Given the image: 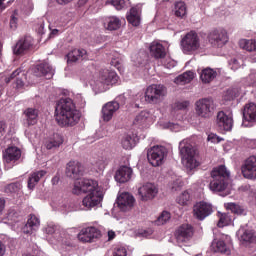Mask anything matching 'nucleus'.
<instances>
[{"mask_svg": "<svg viewBox=\"0 0 256 256\" xmlns=\"http://www.w3.org/2000/svg\"><path fill=\"white\" fill-rule=\"evenodd\" d=\"M74 195H81L87 193L82 200V205L86 209H93L103 201V192L99 188V183L92 179H82L74 183L72 190Z\"/></svg>", "mask_w": 256, "mask_h": 256, "instance_id": "nucleus-1", "label": "nucleus"}, {"mask_svg": "<svg viewBox=\"0 0 256 256\" xmlns=\"http://www.w3.org/2000/svg\"><path fill=\"white\" fill-rule=\"evenodd\" d=\"M55 117L60 127H74L79 123L81 114L71 98H61L56 104Z\"/></svg>", "mask_w": 256, "mask_h": 256, "instance_id": "nucleus-2", "label": "nucleus"}, {"mask_svg": "<svg viewBox=\"0 0 256 256\" xmlns=\"http://www.w3.org/2000/svg\"><path fill=\"white\" fill-rule=\"evenodd\" d=\"M231 173L227 170L225 165H220L214 168L211 172L212 181L210 182L211 191H215L216 193H222L227 189L229 185V177Z\"/></svg>", "mask_w": 256, "mask_h": 256, "instance_id": "nucleus-3", "label": "nucleus"}, {"mask_svg": "<svg viewBox=\"0 0 256 256\" xmlns=\"http://www.w3.org/2000/svg\"><path fill=\"white\" fill-rule=\"evenodd\" d=\"M179 151L182 163L187 171H193V169L199 167V162L197 161V149L189 144L187 140H182L179 143Z\"/></svg>", "mask_w": 256, "mask_h": 256, "instance_id": "nucleus-4", "label": "nucleus"}, {"mask_svg": "<svg viewBox=\"0 0 256 256\" xmlns=\"http://www.w3.org/2000/svg\"><path fill=\"white\" fill-rule=\"evenodd\" d=\"M195 114L201 119H210L215 113V102L211 98H202L194 104Z\"/></svg>", "mask_w": 256, "mask_h": 256, "instance_id": "nucleus-5", "label": "nucleus"}, {"mask_svg": "<svg viewBox=\"0 0 256 256\" xmlns=\"http://www.w3.org/2000/svg\"><path fill=\"white\" fill-rule=\"evenodd\" d=\"M168 151L165 146H153L147 152V158L152 167H160L167 159Z\"/></svg>", "mask_w": 256, "mask_h": 256, "instance_id": "nucleus-6", "label": "nucleus"}, {"mask_svg": "<svg viewBox=\"0 0 256 256\" xmlns=\"http://www.w3.org/2000/svg\"><path fill=\"white\" fill-rule=\"evenodd\" d=\"M181 47L183 53L186 55H191L195 53L201 47V42L199 40V35L196 32L187 33L181 40Z\"/></svg>", "mask_w": 256, "mask_h": 256, "instance_id": "nucleus-7", "label": "nucleus"}, {"mask_svg": "<svg viewBox=\"0 0 256 256\" xmlns=\"http://www.w3.org/2000/svg\"><path fill=\"white\" fill-rule=\"evenodd\" d=\"M165 95H167V88L165 86L153 84L146 88L144 97L146 103H159Z\"/></svg>", "mask_w": 256, "mask_h": 256, "instance_id": "nucleus-8", "label": "nucleus"}, {"mask_svg": "<svg viewBox=\"0 0 256 256\" xmlns=\"http://www.w3.org/2000/svg\"><path fill=\"white\" fill-rule=\"evenodd\" d=\"M159 193V188L153 183H145L138 188V197L140 201H153Z\"/></svg>", "mask_w": 256, "mask_h": 256, "instance_id": "nucleus-9", "label": "nucleus"}, {"mask_svg": "<svg viewBox=\"0 0 256 256\" xmlns=\"http://www.w3.org/2000/svg\"><path fill=\"white\" fill-rule=\"evenodd\" d=\"M19 159H21V149L16 146L8 147L3 153V163L6 169H11Z\"/></svg>", "mask_w": 256, "mask_h": 256, "instance_id": "nucleus-10", "label": "nucleus"}, {"mask_svg": "<svg viewBox=\"0 0 256 256\" xmlns=\"http://www.w3.org/2000/svg\"><path fill=\"white\" fill-rule=\"evenodd\" d=\"M66 177L69 179H74L76 183L80 181L81 177H83V173H85V167L79 161H70L66 165Z\"/></svg>", "mask_w": 256, "mask_h": 256, "instance_id": "nucleus-11", "label": "nucleus"}, {"mask_svg": "<svg viewBox=\"0 0 256 256\" xmlns=\"http://www.w3.org/2000/svg\"><path fill=\"white\" fill-rule=\"evenodd\" d=\"M241 173L244 179L255 181L256 179V156L247 158L241 166Z\"/></svg>", "mask_w": 256, "mask_h": 256, "instance_id": "nucleus-12", "label": "nucleus"}, {"mask_svg": "<svg viewBox=\"0 0 256 256\" xmlns=\"http://www.w3.org/2000/svg\"><path fill=\"white\" fill-rule=\"evenodd\" d=\"M193 213L194 217L198 219V221H203L213 213V205L205 201L198 202L193 207Z\"/></svg>", "mask_w": 256, "mask_h": 256, "instance_id": "nucleus-13", "label": "nucleus"}, {"mask_svg": "<svg viewBox=\"0 0 256 256\" xmlns=\"http://www.w3.org/2000/svg\"><path fill=\"white\" fill-rule=\"evenodd\" d=\"M195 233V230L193 229V226L190 224H182L177 230H176V241L179 245L181 243H187V241H191L193 239V235Z\"/></svg>", "mask_w": 256, "mask_h": 256, "instance_id": "nucleus-14", "label": "nucleus"}, {"mask_svg": "<svg viewBox=\"0 0 256 256\" xmlns=\"http://www.w3.org/2000/svg\"><path fill=\"white\" fill-rule=\"evenodd\" d=\"M119 81V76L115 71L101 70L96 80V85H115Z\"/></svg>", "mask_w": 256, "mask_h": 256, "instance_id": "nucleus-15", "label": "nucleus"}, {"mask_svg": "<svg viewBox=\"0 0 256 256\" xmlns=\"http://www.w3.org/2000/svg\"><path fill=\"white\" fill-rule=\"evenodd\" d=\"M216 125L220 131H231L233 129V115H227L223 111L218 112Z\"/></svg>", "mask_w": 256, "mask_h": 256, "instance_id": "nucleus-16", "label": "nucleus"}, {"mask_svg": "<svg viewBox=\"0 0 256 256\" xmlns=\"http://www.w3.org/2000/svg\"><path fill=\"white\" fill-rule=\"evenodd\" d=\"M208 39L213 47H223L229 41V36L226 30H214L209 34Z\"/></svg>", "mask_w": 256, "mask_h": 256, "instance_id": "nucleus-17", "label": "nucleus"}, {"mask_svg": "<svg viewBox=\"0 0 256 256\" xmlns=\"http://www.w3.org/2000/svg\"><path fill=\"white\" fill-rule=\"evenodd\" d=\"M117 205L120 211H123L124 213L131 211V209L135 207V197L128 192H124L117 198Z\"/></svg>", "mask_w": 256, "mask_h": 256, "instance_id": "nucleus-18", "label": "nucleus"}, {"mask_svg": "<svg viewBox=\"0 0 256 256\" xmlns=\"http://www.w3.org/2000/svg\"><path fill=\"white\" fill-rule=\"evenodd\" d=\"M99 237H101V231L95 227L84 228L78 234V239L82 243H91L93 239H99Z\"/></svg>", "mask_w": 256, "mask_h": 256, "instance_id": "nucleus-19", "label": "nucleus"}, {"mask_svg": "<svg viewBox=\"0 0 256 256\" xmlns=\"http://www.w3.org/2000/svg\"><path fill=\"white\" fill-rule=\"evenodd\" d=\"M35 77H46V79H51L55 75V70L49 63H42L37 65L33 69Z\"/></svg>", "mask_w": 256, "mask_h": 256, "instance_id": "nucleus-20", "label": "nucleus"}, {"mask_svg": "<svg viewBox=\"0 0 256 256\" xmlns=\"http://www.w3.org/2000/svg\"><path fill=\"white\" fill-rule=\"evenodd\" d=\"M119 102L111 101L106 103L102 107V117L104 121H111L113 119V115L119 111Z\"/></svg>", "mask_w": 256, "mask_h": 256, "instance_id": "nucleus-21", "label": "nucleus"}, {"mask_svg": "<svg viewBox=\"0 0 256 256\" xmlns=\"http://www.w3.org/2000/svg\"><path fill=\"white\" fill-rule=\"evenodd\" d=\"M41 225V221L35 214H30L27 223L22 228L23 233L25 235H32L34 231H37Z\"/></svg>", "mask_w": 256, "mask_h": 256, "instance_id": "nucleus-22", "label": "nucleus"}, {"mask_svg": "<svg viewBox=\"0 0 256 256\" xmlns=\"http://www.w3.org/2000/svg\"><path fill=\"white\" fill-rule=\"evenodd\" d=\"M126 19L133 27L141 25V8L139 6L132 7L127 13Z\"/></svg>", "mask_w": 256, "mask_h": 256, "instance_id": "nucleus-23", "label": "nucleus"}, {"mask_svg": "<svg viewBox=\"0 0 256 256\" xmlns=\"http://www.w3.org/2000/svg\"><path fill=\"white\" fill-rule=\"evenodd\" d=\"M133 175V169L129 166H121L115 174V180L117 183H127L130 181L131 176Z\"/></svg>", "mask_w": 256, "mask_h": 256, "instance_id": "nucleus-24", "label": "nucleus"}, {"mask_svg": "<svg viewBox=\"0 0 256 256\" xmlns=\"http://www.w3.org/2000/svg\"><path fill=\"white\" fill-rule=\"evenodd\" d=\"M24 115V123L28 127H31V125H37V121L39 119V110L36 108H27L23 112Z\"/></svg>", "mask_w": 256, "mask_h": 256, "instance_id": "nucleus-25", "label": "nucleus"}, {"mask_svg": "<svg viewBox=\"0 0 256 256\" xmlns=\"http://www.w3.org/2000/svg\"><path fill=\"white\" fill-rule=\"evenodd\" d=\"M211 249L214 253H222L224 255L231 254V245L223 240L214 239L211 244Z\"/></svg>", "mask_w": 256, "mask_h": 256, "instance_id": "nucleus-26", "label": "nucleus"}, {"mask_svg": "<svg viewBox=\"0 0 256 256\" xmlns=\"http://www.w3.org/2000/svg\"><path fill=\"white\" fill-rule=\"evenodd\" d=\"M33 41L30 37L19 40L13 48L14 55H23L25 51H29Z\"/></svg>", "mask_w": 256, "mask_h": 256, "instance_id": "nucleus-27", "label": "nucleus"}, {"mask_svg": "<svg viewBox=\"0 0 256 256\" xmlns=\"http://www.w3.org/2000/svg\"><path fill=\"white\" fill-rule=\"evenodd\" d=\"M238 235L243 245H247V243H256V235L253 230L240 228L238 230Z\"/></svg>", "mask_w": 256, "mask_h": 256, "instance_id": "nucleus-28", "label": "nucleus"}, {"mask_svg": "<svg viewBox=\"0 0 256 256\" xmlns=\"http://www.w3.org/2000/svg\"><path fill=\"white\" fill-rule=\"evenodd\" d=\"M243 118L249 123L256 122V103L250 102L244 106Z\"/></svg>", "mask_w": 256, "mask_h": 256, "instance_id": "nucleus-29", "label": "nucleus"}, {"mask_svg": "<svg viewBox=\"0 0 256 256\" xmlns=\"http://www.w3.org/2000/svg\"><path fill=\"white\" fill-rule=\"evenodd\" d=\"M104 27L108 31H117L121 28V19L116 16L106 17L104 19Z\"/></svg>", "mask_w": 256, "mask_h": 256, "instance_id": "nucleus-30", "label": "nucleus"}, {"mask_svg": "<svg viewBox=\"0 0 256 256\" xmlns=\"http://www.w3.org/2000/svg\"><path fill=\"white\" fill-rule=\"evenodd\" d=\"M16 77V87L21 89L23 87V79H25V72H22L21 69L15 70L9 77L5 78V83H11Z\"/></svg>", "mask_w": 256, "mask_h": 256, "instance_id": "nucleus-31", "label": "nucleus"}, {"mask_svg": "<svg viewBox=\"0 0 256 256\" xmlns=\"http://www.w3.org/2000/svg\"><path fill=\"white\" fill-rule=\"evenodd\" d=\"M150 53L155 59H163L165 57V47L159 42H152L150 45Z\"/></svg>", "mask_w": 256, "mask_h": 256, "instance_id": "nucleus-32", "label": "nucleus"}, {"mask_svg": "<svg viewBox=\"0 0 256 256\" xmlns=\"http://www.w3.org/2000/svg\"><path fill=\"white\" fill-rule=\"evenodd\" d=\"M44 175H47V172L44 170H39L31 173L28 178V189H35V185H37V183L41 181V179H43Z\"/></svg>", "mask_w": 256, "mask_h": 256, "instance_id": "nucleus-33", "label": "nucleus"}, {"mask_svg": "<svg viewBox=\"0 0 256 256\" xmlns=\"http://www.w3.org/2000/svg\"><path fill=\"white\" fill-rule=\"evenodd\" d=\"M87 56V50L85 49H74L68 55V63H77L81 59H85Z\"/></svg>", "mask_w": 256, "mask_h": 256, "instance_id": "nucleus-34", "label": "nucleus"}, {"mask_svg": "<svg viewBox=\"0 0 256 256\" xmlns=\"http://www.w3.org/2000/svg\"><path fill=\"white\" fill-rule=\"evenodd\" d=\"M151 114L148 111L140 112L134 119L133 123L137 127H147Z\"/></svg>", "mask_w": 256, "mask_h": 256, "instance_id": "nucleus-35", "label": "nucleus"}, {"mask_svg": "<svg viewBox=\"0 0 256 256\" xmlns=\"http://www.w3.org/2000/svg\"><path fill=\"white\" fill-rule=\"evenodd\" d=\"M172 13H174L175 17H178L179 19L187 17V4L183 1L176 2Z\"/></svg>", "mask_w": 256, "mask_h": 256, "instance_id": "nucleus-36", "label": "nucleus"}, {"mask_svg": "<svg viewBox=\"0 0 256 256\" xmlns=\"http://www.w3.org/2000/svg\"><path fill=\"white\" fill-rule=\"evenodd\" d=\"M217 77V71L212 68H205L200 73L202 83H211Z\"/></svg>", "mask_w": 256, "mask_h": 256, "instance_id": "nucleus-37", "label": "nucleus"}, {"mask_svg": "<svg viewBox=\"0 0 256 256\" xmlns=\"http://www.w3.org/2000/svg\"><path fill=\"white\" fill-rule=\"evenodd\" d=\"M194 78L195 73H193L192 71H187L177 76L174 79V83H176V85H186V83H191V81H193Z\"/></svg>", "mask_w": 256, "mask_h": 256, "instance_id": "nucleus-38", "label": "nucleus"}, {"mask_svg": "<svg viewBox=\"0 0 256 256\" xmlns=\"http://www.w3.org/2000/svg\"><path fill=\"white\" fill-rule=\"evenodd\" d=\"M61 145H63V136L59 134H54L53 137L46 142L47 149H57V147Z\"/></svg>", "mask_w": 256, "mask_h": 256, "instance_id": "nucleus-39", "label": "nucleus"}, {"mask_svg": "<svg viewBox=\"0 0 256 256\" xmlns=\"http://www.w3.org/2000/svg\"><path fill=\"white\" fill-rule=\"evenodd\" d=\"M137 145V141L135 140V135H126L122 139V147L123 149L129 150L133 149Z\"/></svg>", "mask_w": 256, "mask_h": 256, "instance_id": "nucleus-40", "label": "nucleus"}, {"mask_svg": "<svg viewBox=\"0 0 256 256\" xmlns=\"http://www.w3.org/2000/svg\"><path fill=\"white\" fill-rule=\"evenodd\" d=\"M239 46L241 49H244L245 51H256V41L255 40H247L242 39L239 41Z\"/></svg>", "mask_w": 256, "mask_h": 256, "instance_id": "nucleus-41", "label": "nucleus"}, {"mask_svg": "<svg viewBox=\"0 0 256 256\" xmlns=\"http://www.w3.org/2000/svg\"><path fill=\"white\" fill-rule=\"evenodd\" d=\"M236 97H239V88H229L223 95L224 101H233Z\"/></svg>", "mask_w": 256, "mask_h": 256, "instance_id": "nucleus-42", "label": "nucleus"}, {"mask_svg": "<svg viewBox=\"0 0 256 256\" xmlns=\"http://www.w3.org/2000/svg\"><path fill=\"white\" fill-rule=\"evenodd\" d=\"M178 205H189V201H191V195L189 194V192L184 191L182 192L179 197L176 199Z\"/></svg>", "mask_w": 256, "mask_h": 256, "instance_id": "nucleus-43", "label": "nucleus"}, {"mask_svg": "<svg viewBox=\"0 0 256 256\" xmlns=\"http://www.w3.org/2000/svg\"><path fill=\"white\" fill-rule=\"evenodd\" d=\"M171 219V213L168 211H163L161 215L156 220V225H165Z\"/></svg>", "mask_w": 256, "mask_h": 256, "instance_id": "nucleus-44", "label": "nucleus"}, {"mask_svg": "<svg viewBox=\"0 0 256 256\" xmlns=\"http://www.w3.org/2000/svg\"><path fill=\"white\" fill-rule=\"evenodd\" d=\"M108 3H110V5H112L113 7H115L117 11H121V9H125L127 5L126 0H109Z\"/></svg>", "mask_w": 256, "mask_h": 256, "instance_id": "nucleus-45", "label": "nucleus"}, {"mask_svg": "<svg viewBox=\"0 0 256 256\" xmlns=\"http://www.w3.org/2000/svg\"><path fill=\"white\" fill-rule=\"evenodd\" d=\"M19 189H21V183L19 182L11 183L5 187V193H17Z\"/></svg>", "mask_w": 256, "mask_h": 256, "instance_id": "nucleus-46", "label": "nucleus"}, {"mask_svg": "<svg viewBox=\"0 0 256 256\" xmlns=\"http://www.w3.org/2000/svg\"><path fill=\"white\" fill-rule=\"evenodd\" d=\"M226 205V209H229L230 211H232V213H236L237 215H241V213H243V209L241 208V206L230 202L225 204Z\"/></svg>", "mask_w": 256, "mask_h": 256, "instance_id": "nucleus-47", "label": "nucleus"}, {"mask_svg": "<svg viewBox=\"0 0 256 256\" xmlns=\"http://www.w3.org/2000/svg\"><path fill=\"white\" fill-rule=\"evenodd\" d=\"M105 167H107V162L105 161V159L101 158L99 160H97L94 163V169L99 173L100 171H104Z\"/></svg>", "mask_w": 256, "mask_h": 256, "instance_id": "nucleus-48", "label": "nucleus"}, {"mask_svg": "<svg viewBox=\"0 0 256 256\" xmlns=\"http://www.w3.org/2000/svg\"><path fill=\"white\" fill-rule=\"evenodd\" d=\"M229 221H231V219L229 218V216L227 214H221L217 226L225 227V226L229 225Z\"/></svg>", "mask_w": 256, "mask_h": 256, "instance_id": "nucleus-49", "label": "nucleus"}, {"mask_svg": "<svg viewBox=\"0 0 256 256\" xmlns=\"http://www.w3.org/2000/svg\"><path fill=\"white\" fill-rule=\"evenodd\" d=\"M112 256H127V249L125 247H117L114 249Z\"/></svg>", "mask_w": 256, "mask_h": 256, "instance_id": "nucleus-50", "label": "nucleus"}, {"mask_svg": "<svg viewBox=\"0 0 256 256\" xmlns=\"http://www.w3.org/2000/svg\"><path fill=\"white\" fill-rule=\"evenodd\" d=\"M189 107V101L177 102L175 104L176 111H185Z\"/></svg>", "mask_w": 256, "mask_h": 256, "instance_id": "nucleus-51", "label": "nucleus"}, {"mask_svg": "<svg viewBox=\"0 0 256 256\" xmlns=\"http://www.w3.org/2000/svg\"><path fill=\"white\" fill-rule=\"evenodd\" d=\"M17 15H18V11L14 10V13L11 16V19H10V27H11V29H17V21H18Z\"/></svg>", "mask_w": 256, "mask_h": 256, "instance_id": "nucleus-52", "label": "nucleus"}, {"mask_svg": "<svg viewBox=\"0 0 256 256\" xmlns=\"http://www.w3.org/2000/svg\"><path fill=\"white\" fill-rule=\"evenodd\" d=\"M229 65L233 71H237L241 67L239 60L235 58L229 61Z\"/></svg>", "mask_w": 256, "mask_h": 256, "instance_id": "nucleus-53", "label": "nucleus"}, {"mask_svg": "<svg viewBox=\"0 0 256 256\" xmlns=\"http://www.w3.org/2000/svg\"><path fill=\"white\" fill-rule=\"evenodd\" d=\"M180 187H183V182H181L180 179H177L170 184V188L172 189V191H177V189H179Z\"/></svg>", "mask_w": 256, "mask_h": 256, "instance_id": "nucleus-54", "label": "nucleus"}, {"mask_svg": "<svg viewBox=\"0 0 256 256\" xmlns=\"http://www.w3.org/2000/svg\"><path fill=\"white\" fill-rule=\"evenodd\" d=\"M208 141H211V143H220L221 142V140L218 138V136L216 134H209Z\"/></svg>", "mask_w": 256, "mask_h": 256, "instance_id": "nucleus-55", "label": "nucleus"}, {"mask_svg": "<svg viewBox=\"0 0 256 256\" xmlns=\"http://www.w3.org/2000/svg\"><path fill=\"white\" fill-rule=\"evenodd\" d=\"M55 225L50 224L45 228V232L47 233V235H53V233H55Z\"/></svg>", "mask_w": 256, "mask_h": 256, "instance_id": "nucleus-56", "label": "nucleus"}, {"mask_svg": "<svg viewBox=\"0 0 256 256\" xmlns=\"http://www.w3.org/2000/svg\"><path fill=\"white\" fill-rule=\"evenodd\" d=\"M112 67H116L120 71L121 69V62L118 59H112L111 60Z\"/></svg>", "mask_w": 256, "mask_h": 256, "instance_id": "nucleus-57", "label": "nucleus"}, {"mask_svg": "<svg viewBox=\"0 0 256 256\" xmlns=\"http://www.w3.org/2000/svg\"><path fill=\"white\" fill-rule=\"evenodd\" d=\"M50 29V37H56V35H59V29L53 28L52 26H49Z\"/></svg>", "mask_w": 256, "mask_h": 256, "instance_id": "nucleus-58", "label": "nucleus"}, {"mask_svg": "<svg viewBox=\"0 0 256 256\" xmlns=\"http://www.w3.org/2000/svg\"><path fill=\"white\" fill-rule=\"evenodd\" d=\"M37 32L39 33V35H43L45 34V23L41 22L38 29H37Z\"/></svg>", "mask_w": 256, "mask_h": 256, "instance_id": "nucleus-59", "label": "nucleus"}, {"mask_svg": "<svg viewBox=\"0 0 256 256\" xmlns=\"http://www.w3.org/2000/svg\"><path fill=\"white\" fill-rule=\"evenodd\" d=\"M142 235H143V237H150V235H153V230H151V229L144 230L142 232Z\"/></svg>", "mask_w": 256, "mask_h": 256, "instance_id": "nucleus-60", "label": "nucleus"}, {"mask_svg": "<svg viewBox=\"0 0 256 256\" xmlns=\"http://www.w3.org/2000/svg\"><path fill=\"white\" fill-rule=\"evenodd\" d=\"M5 255V245L0 241V256Z\"/></svg>", "mask_w": 256, "mask_h": 256, "instance_id": "nucleus-61", "label": "nucleus"}, {"mask_svg": "<svg viewBox=\"0 0 256 256\" xmlns=\"http://www.w3.org/2000/svg\"><path fill=\"white\" fill-rule=\"evenodd\" d=\"M108 239L109 241L115 239V232L113 230L108 231Z\"/></svg>", "mask_w": 256, "mask_h": 256, "instance_id": "nucleus-62", "label": "nucleus"}, {"mask_svg": "<svg viewBox=\"0 0 256 256\" xmlns=\"http://www.w3.org/2000/svg\"><path fill=\"white\" fill-rule=\"evenodd\" d=\"M5 129H7V124H5V122H0V134L4 133Z\"/></svg>", "mask_w": 256, "mask_h": 256, "instance_id": "nucleus-63", "label": "nucleus"}, {"mask_svg": "<svg viewBox=\"0 0 256 256\" xmlns=\"http://www.w3.org/2000/svg\"><path fill=\"white\" fill-rule=\"evenodd\" d=\"M51 181L52 185H58L60 181L59 176H54Z\"/></svg>", "mask_w": 256, "mask_h": 256, "instance_id": "nucleus-64", "label": "nucleus"}]
</instances>
